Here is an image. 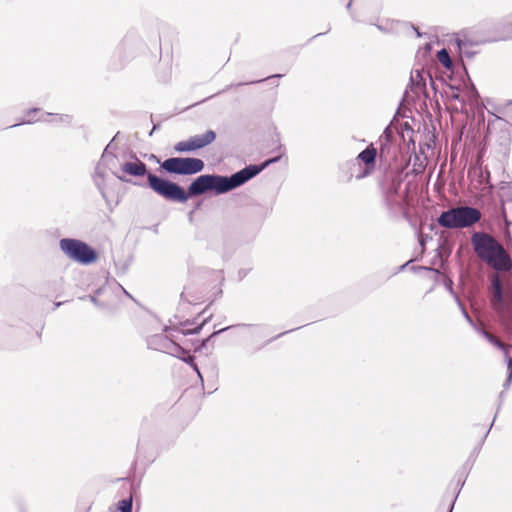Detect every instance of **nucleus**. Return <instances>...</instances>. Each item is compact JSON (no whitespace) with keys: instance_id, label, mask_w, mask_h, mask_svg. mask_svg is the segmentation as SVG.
Segmentation results:
<instances>
[{"instance_id":"nucleus-1","label":"nucleus","mask_w":512,"mask_h":512,"mask_svg":"<svg viewBox=\"0 0 512 512\" xmlns=\"http://www.w3.org/2000/svg\"><path fill=\"white\" fill-rule=\"evenodd\" d=\"M277 158L265 161L262 165L248 166L230 177L220 175H201L196 178L189 186V194L191 196L201 195L207 191H214L216 194L226 193L251 179L260 173L270 163H273Z\"/></svg>"},{"instance_id":"nucleus-2","label":"nucleus","mask_w":512,"mask_h":512,"mask_svg":"<svg viewBox=\"0 0 512 512\" xmlns=\"http://www.w3.org/2000/svg\"><path fill=\"white\" fill-rule=\"evenodd\" d=\"M472 244L477 256L497 272L512 269V260L504 247L487 234L475 233Z\"/></svg>"},{"instance_id":"nucleus-3","label":"nucleus","mask_w":512,"mask_h":512,"mask_svg":"<svg viewBox=\"0 0 512 512\" xmlns=\"http://www.w3.org/2000/svg\"><path fill=\"white\" fill-rule=\"evenodd\" d=\"M491 281V305L497 313L501 323L512 328V290L505 288L499 274L495 273L490 277Z\"/></svg>"},{"instance_id":"nucleus-4","label":"nucleus","mask_w":512,"mask_h":512,"mask_svg":"<svg viewBox=\"0 0 512 512\" xmlns=\"http://www.w3.org/2000/svg\"><path fill=\"white\" fill-rule=\"evenodd\" d=\"M61 251L72 261L82 265H90L97 258V252L87 243L73 238H63L59 242Z\"/></svg>"},{"instance_id":"nucleus-5","label":"nucleus","mask_w":512,"mask_h":512,"mask_svg":"<svg viewBox=\"0 0 512 512\" xmlns=\"http://www.w3.org/2000/svg\"><path fill=\"white\" fill-rule=\"evenodd\" d=\"M148 186L152 189L156 194L163 197L166 200L184 203L189 197V191L186 192L182 187L178 184L165 180L156 176L155 174L148 173L147 174Z\"/></svg>"},{"instance_id":"nucleus-6","label":"nucleus","mask_w":512,"mask_h":512,"mask_svg":"<svg viewBox=\"0 0 512 512\" xmlns=\"http://www.w3.org/2000/svg\"><path fill=\"white\" fill-rule=\"evenodd\" d=\"M481 218L478 209L472 207H457L443 212L437 224H476Z\"/></svg>"},{"instance_id":"nucleus-7","label":"nucleus","mask_w":512,"mask_h":512,"mask_svg":"<svg viewBox=\"0 0 512 512\" xmlns=\"http://www.w3.org/2000/svg\"><path fill=\"white\" fill-rule=\"evenodd\" d=\"M147 345L150 349L157 350L175 357H181L186 350L177 344L166 334H155L148 338Z\"/></svg>"},{"instance_id":"nucleus-8","label":"nucleus","mask_w":512,"mask_h":512,"mask_svg":"<svg viewBox=\"0 0 512 512\" xmlns=\"http://www.w3.org/2000/svg\"><path fill=\"white\" fill-rule=\"evenodd\" d=\"M215 138V132L212 130H208L202 135H195L187 140L179 141L178 143L175 144L174 150L179 153L192 152L211 144L212 142H214Z\"/></svg>"},{"instance_id":"nucleus-9","label":"nucleus","mask_w":512,"mask_h":512,"mask_svg":"<svg viewBox=\"0 0 512 512\" xmlns=\"http://www.w3.org/2000/svg\"><path fill=\"white\" fill-rule=\"evenodd\" d=\"M377 154V149L373 144L358 154L357 160L364 164V168L355 176L356 179H362L374 171Z\"/></svg>"},{"instance_id":"nucleus-10","label":"nucleus","mask_w":512,"mask_h":512,"mask_svg":"<svg viewBox=\"0 0 512 512\" xmlns=\"http://www.w3.org/2000/svg\"><path fill=\"white\" fill-rule=\"evenodd\" d=\"M436 252L437 254L432 260V265L435 266L437 265V262H440V267L445 269L447 266V259L452 252V246L443 233L437 238Z\"/></svg>"},{"instance_id":"nucleus-11","label":"nucleus","mask_w":512,"mask_h":512,"mask_svg":"<svg viewBox=\"0 0 512 512\" xmlns=\"http://www.w3.org/2000/svg\"><path fill=\"white\" fill-rule=\"evenodd\" d=\"M121 170L131 176H144L147 173V166L138 158H135L133 162H125L122 164Z\"/></svg>"},{"instance_id":"nucleus-12","label":"nucleus","mask_w":512,"mask_h":512,"mask_svg":"<svg viewBox=\"0 0 512 512\" xmlns=\"http://www.w3.org/2000/svg\"><path fill=\"white\" fill-rule=\"evenodd\" d=\"M204 169V162L198 158H182V175H192Z\"/></svg>"},{"instance_id":"nucleus-13","label":"nucleus","mask_w":512,"mask_h":512,"mask_svg":"<svg viewBox=\"0 0 512 512\" xmlns=\"http://www.w3.org/2000/svg\"><path fill=\"white\" fill-rule=\"evenodd\" d=\"M161 168L168 173L181 174L182 175V158L172 157L168 158L161 163Z\"/></svg>"},{"instance_id":"nucleus-14","label":"nucleus","mask_w":512,"mask_h":512,"mask_svg":"<svg viewBox=\"0 0 512 512\" xmlns=\"http://www.w3.org/2000/svg\"><path fill=\"white\" fill-rule=\"evenodd\" d=\"M477 332L482 335L488 342H490L492 345L496 346L499 349H506L508 348L507 344L503 343L501 340H499L497 337L486 331L484 328L477 329Z\"/></svg>"},{"instance_id":"nucleus-15","label":"nucleus","mask_w":512,"mask_h":512,"mask_svg":"<svg viewBox=\"0 0 512 512\" xmlns=\"http://www.w3.org/2000/svg\"><path fill=\"white\" fill-rule=\"evenodd\" d=\"M205 320L202 322V324L196 326L195 328H188V329H183V328H171V327H165L164 331L167 332L168 330H174V331H177L179 333H181L182 335H193V334H198L200 332V330L202 329L203 325L205 324Z\"/></svg>"},{"instance_id":"nucleus-16","label":"nucleus","mask_w":512,"mask_h":512,"mask_svg":"<svg viewBox=\"0 0 512 512\" xmlns=\"http://www.w3.org/2000/svg\"><path fill=\"white\" fill-rule=\"evenodd\" d=\"M443 284L446 290L454 298L455 302H459L460 298L453 289V280L447 274H443Z\"/></svg>"},{"instance_id":"nucleus-17","label":"nucleus","mask_w":512,"mask_h":512,"mask_svg":"<svg viewBox=\"0 0 512 512\" xmlns=\"http://www.w3.org/2000/svg\"><path fill=\"white\" fill-rule=\"evenodd\" d=\"M437 59L445 68H451L452 61L449 53L445 49H442L437 53Z\"/></svg>"},{"instance_id":"nucleus-18","label":"nucleus","mask_w":512,"mask_h":512,"mask_svg":"<svg viewBox=\"0 0 512 512\" xmlns=\"http://www.w3.org/2000/svg\"><path fill=\"white\" fill-rule=\"evenodd\" d=\"M456 303L459 306V308H460V310L462 312V315L464 316L465 320L477 331V329H479V327L476 326V324L474 323L473 319L468 314L464 304L461 302V300H459V302H456Z\"/></svg>"},{"instance_id":"nucleus-19","label":"nucleus","mask_w":512,"mask_h":512,"mask_svg":"<svg viewBox=\"0 0 512 512\" xmlns=\"http://www.w3.org/2000/svg\"><path fill=\"white\" fill-rule=\"evenodd\" d=\"M418 236V241L421 246V254L425 251V244L428 240H433L432 237L428 236L427 234H424L422 230H416L415 232Z\"/></svg>"},{"instance_id":"nucleus-20","label":"nucleus","mask_w":512,"mask_h":512,"mask_svg":"<svg viewBox=\"0 0 512 512\" xmlns=\"http://www.w3.org/2000/svg\"><path fill=\"white\" fill-rule=\"evenodd\" d=\"M132 498L123 499L118 503V508L121 512H132Z\"/></svg>"},{"instance_id":"nucleus-21","label":"nucleus","mask_w":512,"mask_h":512,"mask_svg":"<svg viewBox=\"0 0 512 512\" xmlns=\"http://www.w3.org/2000/svg\"><path fill=\"white\" fill-rule=\"evenodd\" d=\"M356 167L355 163H347L346 166L343 169V172L345 174V178L347 181L352 180L353 178V170Z\"/></svg>"},{"instance_id":"nucleus-22","label":"nucleus","mask_w":512,"mask_h":512,"mask_svg":"<svg viewBox=\"0 0 512 512\" xmlns=\"http://www.w3.org/2000/svg\"><path fill=\"white\" fill-rule=\"evenodd\" d=\"M178 358L183 360L185 363L189 364L190 366L195 364L194 356L190 355L187 350H186L185 354H182L181 357H178Z\"/></svg>"},{"instance_id":"nucleus-23","label":"nucleus","mask_w":512,"mask_h":512,"mask_svg":"<svg viewBox=\"0 0 512 512\" xmlns=\"http://www.w3.org/2000/svg\"><path fill=\"white\" fill-rule=\"evenodd\" d=\"M508 209H512V203L503 206V217L505 221L504 224L510 225L512 224V219L507 214Z\"/></svg>"},{"instance_id":"nucleus-24","label":"nucleus","mask_w":512,"mask_h":512,"mask_svg":"<svg viewBox=\"0 0 512 512\" xmlns=\"http://www.w3.org/2000/svg\"><path fill=\"white\" fill-rule=\"evenodd\" d=\"M231 327H232V326H228V327H225V328H223V329H220V330H218V331L213 332L209 337H207L206 339H204V340H203V342H202V346H206L207 342H208L212 337H214V336H216V335H218V334H220V333H222V332H224V331H226V330L230 329Z\"/></svg>"},{"instance_id":"nucleus-25","label":"nucleus","mask_w":512,"mask_h":512,"mask_svg":"<svg viewBox=\"0 0 512 512\" xmlns=\"http://www.w3.org/2000/svg\"><path fill=\"white\" fill-rule=\"evenodd\" d=\"M507 346H508V348L502 349V350L504 352V357L507 362V367H508V369H510V367L512 366V359L509 356V350L511 349V345H507Z\"/></svg>"},{"instance_id":"nucleus-26","label":"nucleus","mask_w":512,"mask_h":512,"mask_svg":"<svg viewBox=\"0 0 512 512\" xmlns=\"http://www.w3.org/2000/svg\"><path fill=\"white\" fill-rule=\"evenodd\" d=\"M426 271L434 272L436 275H441L443 277V274H446V268L443 269L440 266L437 267H427Z\"/></svg>"},{"instance_id":"nucleus-27","label":"nucleus","mask_w":512,"mask_h":512,"mask_svg":"<svg viewBox=\"0 0 512 512\" xmlns=\"http://www.w3.org/2000/svg\"><path fill=\"white\" fill-rule=\"evenodd\" d=\"M509 373H508V376H507V379L506 381L504 382V389H508L511 382H512V366L510 367V369H508Z\"/></svg>"},{"instance_id":"nucleus-28","label":"nucleus","mask_w":512,"mask_h":512,"mask_svg":"<svg viewBox=\"0 0 512 512\" xmlns=\"http://www.w3.org/2000/svg\"><path fill=\"white\" fill-rule=\"evenodd\" d=\"M410 269L413 272H418L422 270H427V266H412Z\"/></svg>"},{"instance_id":"nucleus-29","label":"nucleus","mask_w":512,"mask_h":512,"mask_svg":"<svg viewBox=\"0 0 512 512\" xmlns=\"http://www.w3.org/2000/svg\"><path fill=\"white\" fill-rule=\"evenodd\" d=\"M81 299H89L93 304L98 305V300L95 296L89 295L82 297Z\"/></svg>"},{"instance_id":"nucleus-30","label":"nucleus","mask_w":512,"mask_h":512,"mask_svg":"<svg viewBox=\"0 0 512 512\" xmlns=\"http://www.w3.org/2000/svg\"><path fill=\"white\" fill-rule=\"evenodd\" d=\"M192 369L197 373L198 377L203 381L202 374L198 368V365L195 363L194 365H191Z\"/></svg>"},{"instance_id":"nucleus-31","label":"nucleus","mask_w":512,"mask_h":512,"mask_svg":"<svg viewBox=\"0 0 512 512\" xmlns=\"http://www.w3.org/2000/svg\"><path fill=\"white\" fill-rule=\"evenodd\" d=\"M413 261V259L407 261L406 263H404L403 265H401L398 270L399 271H403L406 267H408V265Z\"/></svg>"},{"instance_id":"nucleus-32","label":"nucleus","mask_w":512,"mask_h":512,"mask_svg":"<svg viewBox=\"0 0 512 512\" xmlns=\"http://www.w3.org/2000/svg\"><path fill=\"white\" fill-rule=\"evenodd\" d=\"M61 304H62V302H56V303L54 304V308H58Z\"/></svg>"},{"instance_id":"nucleus-33","label":"nucleus","mask_w":512,"mask_h":512,"mask_svg":"<svg viewBox=\"0 0 512 512\" xmlns=\"http://www.w3.org/2000/svg\"><path fill=\"white\" fill-rule=\"evenodd\" d=\"M190 324H191V323H190L189 321H186V322H184V323H181L180 325H181V326H187V325H190Z\"/></svg>"},{"instance_id":"nucleus-34","label":"nucleus","mask_w":512,"mask_h":512,"mask_svg":"<svg viewBox=\"0 0 512 512\" xmlns=\"http://www.w3.org/2000/svg\"><path fill=\"white\" fill-rule=\"evenodd\" d=\"M416 172H421L423 170V166H420L419 169H414Z\"/></svg>"},{"instance_id":"nucleus-35","label":"nucleus","mask_w":512,"mask_h":512,"mask_svg":"<svg viewBox=\"0 0 512 512\" xmlns=\"http://www.w3.org/2000/svg\"><path fill=\"white\" fill-rule=\"evenodd\" d=\"M434 227H435V226H433V225H430V226H429L430 230H433V228H434Z\"/></svg>"},{"instance_id":"nucleus-36","label":"nucleus","mask_w":512,"mask_h":512,"mask_svg":"<svg viewBox=\"0 0 512 512\" xmlns=\"http://www.w3.org/2000/svg\"><path fill=\"white\" fill-rule=\"evenodd\" d=\"M452 510H453V504L451 505L449 512H452Z\"/></svg>"},{"instance_id":"nucleus-37","label":"nucleus","mask_w":512,"mask_h":512,"mask_svg":"<svg viewBox=\"0 0 512 512\" xmlns=\"http://www.w3.org/2000/svg\"><path fill=\"white\" fill-rule=\"evenodd\" d=\"M449 227H450V228H454L455 226H454V225H451V226H449Z\"/></svg>"}]
</instances>
